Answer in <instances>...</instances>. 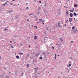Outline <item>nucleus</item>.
Listing matches in <instances>:
<instances>
[{
    "instance_id": "obj_1",
    "label": "nucleus",
    "mask_w": 78,
    "mask_h": 78,
    "mask_svg": "<svg viewBox=\"0 0 78 78\" xmlns=\"http://www.w3.org/2000/svg\"><path fill=\"white\" fill-rule=\"evenodd\" d=\"M78 32V30L76 29H75L74 30V33H77Z\"/></svg>"
},
{
    "instance_id": "obj_2",
    "label": "nucleus",
    "mask_w": 78,
    "mask_h": 78,
    "mask_svg": "<svg viewBox=\"0 0 78 78\" xmlns=\"http://www.w3.org/2000/svg\"><path fill=\"white\" fill-rule=\"evenodd\" d=\"M39 20L40 21H41L42 23L44 22V20H43L41 19H39Z\"/></svg>"
},
{
    "instance_id": "obj_3",
    "label": "nucleus",
    "mask_w": 78,
    "mask_h": 78,
    "mask_svg": "<svg viewBox=\"0 0 78 78\" xmlns=\"http://www.w3.org/2000/svg\"><path fill=\"white\" fill-rule=\"evenodd\" d=\"M39 55V54L38 53H37V54L35 55V56H38Z\"/></svg>"
},
{
    "instance_id": "obj_4",
    "label": "nucleus",
    "mask_w": 78,
    "mask_h": 78,
    "mask_svg": "<svg viewBox=\"0 0 78 78\" xmlns=\"http://www.w3.org/2000/svg\"><path fill=\"white\" fill-rule=\"evenodd\" d=\"M37 38V36H35V37H34V39L36 40V39Z\"/></svg>"
},
{
    "instance_id": "obj_5",
    "label": "nucleus",
    "mask_w": 78,
    "mask_h": 78,
    "mask_svg": "<svg viewBox=\"0 0 78 78\" xmlns=\"http://www.w3.org/2000/svg\"><path fill=\"white\" fill-rule=\"evenodd\" d=\"M71 66V64H69V65H67V67L70 68V67Z\"/></svg>"
},
{
    "instance_id": "obj_6",
    "label": "nucleus",
    "mask_w": 78,
    "mask_h": 78,
    "mask_svg": "<svg viewBox=\"0 0 78 78\" xmlns=\"http://www.w3.org/2000/svg\"><path fill=\"white\" fill-rule=\"evenodd\" d=\"M73 10H70V12H73L74 10H75V9H74V8H73Z\"/></svg>"
},
{
    "instance_id": "obj_7",
    "label": "nucleus",
    "mask_w": 78,
    "mask_h": 78,
    "mask_svg": "<svg viewBox=\"0 0 78 78\" xmlns=\"http://www.w3.org/2000/svg\"><path fill=\"white\" fill-rule=\"evenodd\" d=\"M70 17H72L73 16V15L72 14L70 13Z\"/></svg>"
},
{
    "instance_id": "obj_8",
    "label": "nucleus",
    "mask_w": 78,
    "mask_h": 78,
    "mask_svg": "<svg viewBox=\"0 0 78 78\" xmlns=\"http://www.w3.org/2000/svg\"><path fill=\"white\" fill-rule=\"evenodd\" d=\"M75 26H73L72 28V29L74 30L75 29Z\"/></svg>"
},
{
    "instance_id": "obj_9",
    "label": "nucleus",
    "mask_w": 78,
    "mask_h": 78,
    "mask_svg": "<svg viewBox=\"0 0 78 78\" xmlns=\"http://www.w3.org/2000/svg\"><path fill=\"white\" fill-rule=\"evenodd\" d=\"M58 27H60L61 26V24L59 22L58 23Z\"/></svg>"
},
{
    "instance_id": "obj_10",
    "label": "nucleus",
    "mask_w": 78,
    "mask_h": 78,
    "mask_svg": "<svg viewBox=\"0 0 78 78\" xmlns=\"http://www.w3.org/2000/svg\"><path fill=\"white\" fill-rule=\"evenodd\" d=\"M34 69H36V71H35V73H37V71H37V69H38V68H37V69L36 68H34Z\"/></svg>"
},
{
    "instance_id": "obj_11",
    "label": "nucleus",
    "mask_w": 78,
    "mask_h": 78,
    "mask_svg": "<svg viewBox=\"0 0 78 78\" xmlns=\"http://www.w3.org/2000/svg\"><path fill=\"white\" fill-rule=\"evenodd\" d=\"M69 21L70 22H72V18H69Z\"/></svg>"
},
{
    "instance_id": "obj_12",
    "label": "nucleus",
    "mask_w": 78,
    "mask_h": 78,
    "mask_svg": "<svg viewBox=\"0 0 78 78\" xmlns=\"http://www.w3.org/2000/svg\"><path fill=\"white\" fill-rule=\"evenodd\" d=\"M16 58H20V57H19V56H18V55H17V56H16Z\"/></svg>"
},
{
    "instance_id": "obj_13",
    "label": "nucleus",
    "mask_w": 78,
    "mask_h": 78,
    "mask_svg": "<svg viewBox=\"0 0 78 78\" xmlns=\"http://www.w3.org/2000/svg\"><path fill=\"white\" fill-rule=\"evenodd\" d=\"M74 7H77V5L76 4H75L74 5Z\"/></svg>"
},
{
    "instance_id": "obj_14",
    "label": "nucleus",
    "mask_w": 78,
    "mask_h": 78,
    "mask_svg": "<svg viewBox=\"0 0 78 78\" xmlns=\"http://www.w3.org/2000/svg\"><path fill=\"white\" fill-rule=\"evenodd\" d=\"M20 55H23V53H20Z\"/></svg>"
},
{
    "instance_id": "obj_15",
    "label": "nucleus",
    "mask_w": 78,
    "mask_h": 78,
    "mask_svg": "<svg viewBox=\"0 0 78 78\" xmlns=\"http://www.w3.org/2000/svg\"><path fill=\"white\" fill-rule=\"evenodd\" d=\"M30 65L29 64H28L27 65V68H28L29 66Z\"/></svg>"
},
{
    "instance_id": "obj_16",
    "label": "nucleus",
    "mask_w": 78,
    "mask_h": 78,
    "mask_svg": "<svg viewBox=\"0 0 78 78\" xmlns=\"http://www.w3.org/2000/svg\"><path fill=\"white\" fill-rule=\"evenodd\" d=\"M61 23H62V25H63V22L62 21H61Z\"/></svg>"
},
{
    "instance_id": "obj_17",
    "label": "nucleus",
    "mask_w": 78,
    "mask_h": 78,
    "mask_svg": "<svg viewBox=\"0 0 78 78\" xmlns=\"http://www.w3.org/2000/svg\"><path fill=\"white\" fill-rule=\"evenodd\" d=\"M40 59H42V57H40Z\"/></svg>"
},
{
    "instance_id": "obj_18",
    "label": "nucleus",
    "mask_w": 78,
    "mask_h": 78,
    "mask_svg": "<svg viewBox=\"0 0 78 78\" xmlns=\"http://www.w3.org/2000/svg\"><path fill=\"white\" fill-rule=\"evenodd\" d=\"M60 40L61 41H63V40L62 38H60Z\"/></svg>"
},
{
    "instance_id": "obj_19",
    "label": "nucleus",
    "mask_w": 78,
    "mask_h": 78,
    "mask_svg": "<svg viewBox=\"0 0 78 78\" xmlns=\"http://www.w3.org/2000/svg\"><path fill=\"white\" fill-rule=\"evenodd\" d=\"M66 13L67 16H68V11H67L66 12Z\"/></svg>"
},
{
    "instance_id": "obj_20",
    "label": "nucleus",
    "mask_w": 78,
    "mask_h": 78,
    "mask_svg": "<svg viewBox=\"0 0 78 78\" xmlns=\"http://www.w3.org/2000/svg\"><path fill=\"white\" fill-rule=\"evenodd\" d=\"M34 27H36V29H37V26H34Z\"/></svg>"
},
{
    "instance_id": "obj_21",
    "label": "nucleus",
    "mask_w": 78,
    "mask_h": 78,
    "mask_svg": "<svg viewBox=\"0 0 78 78\" xmlns=\"http://www.w3.org/2000/svg\"><path fill=\"white\" fill-rule=\"evenodd\" d=\"M26 9H27V10H28L29 9V8L28 7H27Z\"/></svg>"
},
{
    "instance_id": "obj_22",
    "label": "nucleus",
    "mask_w": 78,
    "mask_h": 78,
    "mask_svg": "<svg viewBox=\"0 0 78 78\" xmlns=\"http://www.w3.org/2000/svg\"><path fill=\"white\" fill-rule=\"evenodd\" d=\"M20 45L21 46H23V44L22 43H20Z\"/></svg>"
},
{
    "instance_id": "obj_23",
    "label": "nucleus",
    "mask_w": 78,
    "mask_h": 78,
    "mask_svg": "<svg viewBox=\"0 0 78 78\" xmlns=\"http://www.w3.org/2000/svg\"><path fill=\"white\" fill-rule=\"evenodd\" d=\"M74 16H76V13H74Z\"/></svg>"
},
{
    "instance_id": "obj_24",
    "label": "nucleus",
    "mask_w": 78,
    "mask_h": 78,
    "mask_svg": "<svg viewBox=\"0 0 78 78\" xmlns=\"http://www.w3.org/2000/svg\"><path fill=\"white\" fill-rule=\"evenodd\" d=\"M11 5H13V4L12 3H11V4H10Z\"/></svg>"
},
{
    "instance_id": "obj_25",
    "label": "nucleus",
    "mask_w": 78,
    "mask_h": 78,
    "mask_svg": "<svg viewBox=\"0 0 78 78\" xmlns=\"http://www.w3.org/2000/svg\"><path fill=\"white\" fill-rule=\"evenodd\" d=\"M36 21L38 20V18H36Z\"/></svg>"
},
{
    "instance_id": "obj_26",
    "label": "nucleus",
    "mask_w": 78,
    "mask_h": 78,
    "mask_svg": "<svg viewBox=\"0 0 78 78\" xmlns=\"http://www.w3.org/2000/svg\"><path fill=\"white\" fill-rule=\"evenodd\" d=\"M51 47L53 48V49H54L55 48L54 47H53V46H52Z\"/></svg>"
},
{
    "instance_id": "obj_27",
    "label": "nucleus",
    "mask_w": 78,
    "mask_h": 78,
    "mask_svg": "<svg viewBox=\"0 0 78 78\" xmlns=\"http://www.w3.org/2000/svg\"><path fill=\"white\" fill-rule=\"evenodd\" d=\"M13 12V11L12 10H11V11H10V12Z\"/></svg>"
},
{
    "instance_id": "obj_28",
    "label": "nucleus",
    "mask_w": 78,
    "mask_h": 78,
    "mask_svg": "<svg viewBox=\"0 0 78 78\" xmlns=\"http://www.w3.org/2000/svg\"><path fill=\"white\" fill-rule=\"evenodd\" d=\"M40 9V7H39V8H38V10H39Z\"/></svg>"
},
{
    "instance_id": "obj_29",
    "label": "nucleus",
    "mask_w": 78,
    "mask_h": 78,
    "mask_svg": "<svg viewBox=\"0 0 78 78\" xmlns=\"http://www.w3.org/2000/svg\"><path fill=\"white\" fill-rule=\"evenodd\" d=\"M7 30V29H5V30H4V31H5V30Z\"/></svg>"
},
{
    "instance_id": "obj_30",
    "label": "nucleus",
    "mask_w": 78,
    "mask_h": 78,
    "mask_svg": "<svg viewBox=\"0 0 78 78\" xmlns=\"http://www.w3.org/2000/svg\"><path fill=\"white\" fill-rule=\"evenodd\" d=\"M39 3H41V1H39Z\"/></svg>"
},
{
    "instance_id": "obj_31",
    "label": "nucleus",
    "mask_w": 78,
    "mask_h": 78,
    "mask_svg": "<svg viewBox=\"0 0 78 78\" xmlns=\"http://www.w3.org/2000/svg\"><path fill=\"white\" fill-rule=\"evenodd\" d=\"M2 5H3L4 6H5V4H3Z\"/></svg>"
},
{
    "instance_id": "obj_32",
    "label": "nucleus",
    "mask_w": 78,
    "mask_h": 78,
    "mask_svg": "<svg viewBox=\"0 0 78 78\" xmlns=\"http://www.w3.org/2000/svg\"><path fill=\"white\" fill-rule=\"evenodd\" d=\"M55 59H56V56H55Z\"/></svg>"
},
{
    "instance_id": "obj_33",
    "label": "nucleus",
    "mask_w": 78,
    "mask_h": 78,
    "mask_svg": "<svg viewBox=\"0 0 78 78\" xmlns=\"http://www.w3.org/2000/svg\"><path fill=\"white\" fill-rule=\"evenodd\" d=\"M37 14H40V12H37Z\"/></svg>"
},
{
    "instance_id": "obj_34",
    "label": "nucleus",
    "mask_w": 78,
    "mask_h": 78,
    "mask_svg": "<svg viewBox=\"0 0 78 78\" xmlns=\"http://www.w3.org/2000/svg\"><path fill=\"white\" fill-rule=\"evenodd\" d=\"M15 5V6H17L16 5V4H15V5Z\"/></svg>"
},
{
    "instance_id": "obj_35",
    "label": "nucleus",
    "mask_w": 78,
    "mask_h": 78,
    "mask_svg": "<svg viewBox=\"0 0 78 78\" xmlns=\"http://www.w3.org/2000/svg\"><path fill=\"white\" fill-rule=\"evenodd\" d=\"M8 12H9V13H10L11 11H9Z\"/></svg>"
},
{
    "instance_id": "obj_36",
    "label": "nucleus",
    "mask_w": 78,
    "mask_h": 78,
    "mask_svg": "<svg viewBox=\"0 0 78 78\" xmlns=\"http://www.w3.org/2000/svg\"><path fill=\"white\" fill-rule=\"evenodd\" d=\"M50 45H51V46H52V44H50Z\"/></svg>"
},
{
    "instance_id": "obj_37",
    "label": "nucleus",
    "mask_w": 78,
    "mask_h": 78,
    "mask_svg": "<svg viewBox=\"0 0 78 78\" xmlns=\"http://www.w3.org/2000/svg\"><path fill=\"white\" fill-rule=\"evenodd\" d=\"M11 47H12V48H13V46H12Z\"/></svg>"
},
{
    "instance_id": "obj_38",
    "label": "nucleus",
    "mask_w": 78,
    "mask_h": 78,
    "mask_svg": "<svg viewBox=\"0 0 78 78\" xmlns=\"http://www.w3.org/2000/svg\"><path fill=\"white\" fill-rule=\"evenodd\" d=\"M29 16H31L32 15V14H29Z\"/></svg>"
},
{
    "instance_id": "obj_39",
    "label": "nucleus",
    "mask_w": 78,
    "mask_h": 78,
    "mask_svg": "<svg viewBox=\"0 0 78 78\" xmlns=\"http://www.w3.org/2000/svg\"><path fill=\"white\" fill-rule=\"evenodd\" d=\"M29 47L30 48V45H29Z\"/></svg>"
},
{
    "instance_id": "obj_40",
    "label": "nucleus",
    "mask_w": 78,
    "mask_h": 78,
    "mask_svg": "<svg viewBox=\"0 0 78 78\" xmlns=\"http://www.w3.org/2000/svg\"><path fill=\"white\" fill-rule=\"evenodd\" d=\"M7 2L5 3V4H7Z\"/></svg>"
},
{
    "instance_id": "obj_41",
    "label": "nucleus",
    "mask_w": 78,
    "mask_h": 78,
    "mask_svg": "<svg viewBox=\"0 0 78 78\" xmlns=\"http://www.w3.org/2000/svg\"><path fill=\"white\" fill-rule=\"evenodd\" d=\"M24 74L23 73H22V74Z\"/></svg>"
},
{
    "instance_id": "obj_42",
    "label": "nucleus",
    "mask_w": 78,
    "mask_h": 78,
    "mask_svg": "<svg viewBox=\"0 0 78 78\" xmlns=\"http://www.w3.org/2000/svg\"><path fill=\"white\" fill-rule=\"evenodd\" d=\"M71 42L73 43V41H71Z\"/></svg>"
},
{
    "instance_id": "obj_43",
    "label": "nucleus",
    "mask_w": 78,
    "mask_h": 78,
    "mask_svg": "<svg viewBox=\"0 0 78 78\" xmlns=\"http://www.w3.org/2000/svg\"><path fill=\"white\" fill-rule=\"evenodd\" d=\"M20 9L21 10H22V9L21 8H20Z\"/></svg>"
},
{
    "instance_id": "obj_44",
    "label": "nucleus",
    "mask_w": 78,
    "mask_h": 78,
    "mask_svg": "<svg viewBox=\"0 0 78 78\" xmlns=\"http://www.w3.org/2000/svg\"><path fill=\"white\" fill-rule=\"evenodd\" d=\"M14 20V19H13V18L12 19V20Z\"/></svg>"
},
{
    "instance_id": "obj_45",
    "label": "nucleus",
    "mask_w": 78,
    "mask_h": 78,
    "mask_svg": "<svg viewBox=\"0 0 78 78\" xmlns=\"http://www.w3.org/2000/svg\"><path fill=\"white\" fill-rule=\"evenodd\" d=\"M57 55V54H55V56H56Z\"/></svg>"
},
{
    "instance_id": "obj_46",
    "label": "nucleus",
    "mask_w": 78,
    "mask_h": 78,
    "mask_svg": "<svg viewBox=\"0 0 78 78\" xmlns=\"http://www.w3.org/2000/svg\"><path fill=\"white\" fill-rule=\"evenodd\" d=\"M65 26H66V24H65Z\"/></svg>"
},
{
    "instance_id": "obj_47",
    "label": "nucleus",
    "mask_w": 78,
    "mask_h": 78,
    "mask_svg": "<svg viewBox=\"0 0 78 78\" xmlns=\"http://www.w3.org/2000/svg\"><path fill=\"white\" fill-rule=\"evenodd\" d=\"M56 45H58V44H56Z\"/></svg>"
},
{
    "instance_id": "obj_48",
    "label": "nucleus",
    "mask_w": 78,
    "mask_h": 78,
    "mask_svg": "<svg viewBox=\"0 0 78 78\" xmlns=\"http://www.w3.org/2000/svg\"><path fill=\"white\" fill-rule=\"evenodd\" d=\"M15 18H16V19H17V17H15Z\"/></svg>"
},
{
    "instance_id": "obj_49",
    "label": "nucleus",
    "mask_w": 78,
    "mask_h": 78,
    "mask_svg": "<svg viewBox=\"0 0 78 78\" xmlns=\"http://www.w3.org/2000/svg\"><path fill=\"white\" fill-rule=\"evenodd\" d=\"M12 1H15V0H12Z\"/></svg>"
},
{
    "instance_id": "obj_50",
    "label": "nucleus",
    "mask_w": 78,
    "mask_h": 78,
    "mask_svg": "<svg viewBox=\"0 0 78 78\" xmlns=\"http://www.w3.org/2000/svg\"><path fill=\"white\" fill-rule=\"evenodd\" d=\"M10 42L11 43L12 42V41H10Z\"/></svg>"
},
{
    "instance_id": "obj_51",
    "label": "nucleus",
    "mask_w": 78,
    "mask_h": 78,
    "mask_svg": "<svg viewBox=\"0 0 78 78\" xmlns=\"http://www.w3.org/2000/svg\"><path fill=\"white\" fill-rule=\"evenodd\" d=\"M48 53L49 54H49V52H48Z\"/></svg>"
},
{
    "instance_id": "obj_52",
    "label": "nucleus",
    "mask_w": 78,
    "mask_h": 78,
    "mask_svg": "<svg viewBox=\"0 0 78 78\" xmlns=\"http://www.w3.org/2000/svg\"><path fill=\"white\" fill-rule=\"evenodd\" d=\"M6 2H9V1H6Z\"/></svg>"
},
{
    "instance_id": "obj_53",
    "label": "nucleus",
    "mask_w": 78,
    "mask_h": 78,
    "mask_svg": "<svg viewBox=\"0 0 78 78\" xmlns=\"http://www.w3.org/2000/svg\"><path fill=\"white\" fill-rule=\"evenodd\" d=\"M64 7H65V8H66V7L65 6Z\"/></svg>"
},
{
    "instance_id": "obj_54",
    "label": "nucleus",
    "mask_w": 78,
    "mask_h": 78,
    "mask_svg": "<svg viewBox=\"0 0 78 78\" xmlns=\"http://www.w3.org/2000/svg\"><path fill=\"white\" fill-rule=\"evenodd\" d=\"M43 25H44V23H43Z\"/></svg>"
},
{
    "instance_id": "obj_55",
    "label": "nucleus",
    "mask_w": 78,
    "mask_h": 78,
    "mask_svg": "<svg viewBox=\"0 0 78 78\" xmlns=\"http://www.w3.org/2000/svg\"><path fill=\"white\" fill-rule=\"evenodd\" d=\"M34 62H35V60H34Z\"/></svg>"
},
{
    "instance_id": "obj_56",
    "label": "nucleus",
    "mask_w": 78,
    "mask_h": 78,
    "mask_svg": "<svg viewBox=\"0 0 78 78\" xmlns=\"http://www.w3.org/2000/svg\"><path fill=\"white\" fill-rule=\"evenodd\" d=\"M19 5V4L17 5Z\"/></svg>"
},
{
    "instance_id": "obj_57",
    "label": "nucleus",
    "mask_w": 78,
    "mask_h": 78,
    "mask_svg": "<svg viewBox=\"0 0 78 78\" xmlns=\"http://www.w3.org/2000/svg\"><path fill=\"white\" fill-rule=\"evenodd\" d=\"M35 1V2H36V0H34Z\"/></svg>"
},
{
    "instance_id": "obj_58",
    "label": "nucleus",
    "mask_w": 78,
    "mask_h": 78,
    "mask_svg": "<svg viewBox=\"0 0 78 78\" xmlns=\"http://www.w3.org/2000/svg\"><path fill=\"white\" fill-rule=\"evenodd\" d=\"M75 18H74V20H75Z\"/></svg>"
},
{
    "instance_id": "obj_59",
    "label": "nucleus",
    "mask_w": 78,
    "mask_h": 78,
    "mask_svg": "<svg viewBox=\"0 0 78 78\" xmlns=\"http://www.w3.org/2000/svg\"><path fill=\"white\" fill-rule=\"evenodd\" d=\"M34 17H35V18H36V16H34Z\"/></svg>"
},
{
    "instance_id": "obj_60",
    "label": "nucleus",
    "mask_w": 78,
    "mask_h": 78,
    "mask_svg": "<svg viewBox=\"0 0 78 78\" xmlns=\"http://www.w3.org/2000/svg\"><path fill=\"white\" fill-rule=\"evenodd\" d=\"M10 46H11V44H10Z\"/></svg>"
},
{
    "instance_id": "obj_61",
    "label": "nucleus",
    "mask_w": 78,
    "mask_h": 78,
    "mask_svg": "<svg viewBox=\"0 0 78 78\" xmlns=\"http://www.w3.org/2000/svg\"><path fill=\"white\" fill-rule=\"evenodd\" d=\"M28 4V3H27V4H26L27 5Z\"/></svg>"
},
{
    "instance_id": "obj_62",
    "label": "nucleus",
    "mask_w": 78,
    "mask_h": 78,
    "mask_svg": "<svg viewBox=\"0 0 78 78\" xmlns=\"http://www.w3.org/2000/svg\"><path fill=\"white\" fill-rule=\"evenodd\" d=\"M38 74H40V73H38Z\"/></svg>"
},
{
    "instance_id": "obj_63",
    "label": "nucleus",
    "mask_w": 78,
    "mask_h": 78,
    "mask_svg": "<svg viewBox=\"0 0 78 78\" xmlns=\"http://www.w3.org/2000/svg\"><path fill=\"white\" fill-rule=\"evenodd\" d=\"M66 7L67 8H68L67 7Z\"/></svg>"
},
{
    "instance_id": "obj_64",
    "label": "nucleus",
    "mask_w": 78,
    "mask_h": 78,
    "mask_svg": "<svg viewBox=\"0 0 78 78\" xmlns=\"http://www.w3.org/2000/svg\"><path fill=\"white\" fill-rule=\"evenodd\" d=\"M8 77V76H6V78H7Z\"/></svg>"
}]
</instances>
